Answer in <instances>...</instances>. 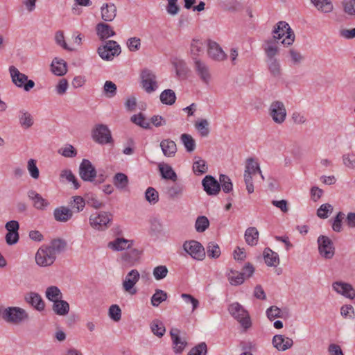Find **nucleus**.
Segmentation results:
<instances>
[{
	"mask_svg": "<svg viewBox=\"0 0 355 355\" xmlns=\"http://www.w3.org/2000/svg\"><path fill=\"white\" fill-rule=\"evenodd\" d=\"M263 49L266 55V62L268 69L274 77L281 75V64L277 58L279 53V47L277 46L273 40H265Z\"/></svg>",
	"mask_w": 355,
	"mask_h": 355,
	"instance_id": "f257e3e1",
	"label": "nucleus"
},
{
	"mask_svg": "<svg viewBox=\"0 0 355 355\" xmlns=\"http://www.w3.org/2000/svg\"><path fill=\"white\" fill-rule=\"evenodd\" d=\"M272 35V37L266 40H273L278 47L279 43L288 46L292 45L295 41L294 32L284 21H280L274 26Z\"/></svg>",
	"mask_w": 355,
	"mask_h": 355,
	"instance_id": "f03ea898",
	"label": "nucleus"
},
{
	"mask_svg": "<svg viewBox=\"0 0 355 355\" xmlns=\"http://www.w3.org/2000/svg\"><path fill=\"white\" fill-rule=\"evenodd\" d=\"M3 320L11 324L19 325L29 320L28 312L19 306L5 308Z\"/></svg>",
	"mask_w": 355,
	"mask_h": 355,
	"instance_id": "7ed1b4c3",
	"label": "nucleus"
},
{
	"mask_svg": "<svg viewBox=\"0 0 355 355\" xmlns=\"http://www.w3.org/2000/svg\"><path fill=\"white\" fill-rule=\"evenodd\" d=\"M228 311L245 330L250 328L252 322L250 315L241 304L239 302H234L229 306Z\"/></svg>",
	"mask_w": 355,
	"mask_h": 355,
	"instance_id": "20e7f679",
	"label": "nucleus"
},
{
	"mask_svg": "<svg viewBox=\"0 0 355 355\" xmlns=\"http://www.w3.org/2000/svg\"><path fill=\"white\" fill-rule=\"evenodd\" d=\"M12 83L18 88H22L26 92H29L35 87V83L32 80H28V76L21 73L15 66L9 67Z\"/></svg>",
	"mask_w": 355,
	"mask_h": 355,
	"instance_id": "39448f33",
	"label": "nucleus"
},
{
	"mask_svg": "<svg viewBox=\"0 0 355 355\" xmlns=\"http://www.w3.org/2000/svg\"><path fill=\"white\" fill-rule=\"evenodd\" d=\"M97 52L103 60L109 61L118 56L121 53V49L116 41L108 40L98 48Z\"/></svg>",
	"mask_w": 355,
	"mask_h": 355,
	"instance_id": "423d86ee",
	"label": "nucleus"
},
{
	"mask_svg": "<svg viewBox=\"0 0 355 355\" xmlns=\"http://www.w3.org/2000/svg\"><path fill=\"white\" fill-rule=\"evenodd\" d=\"M111 220L112 215L106 211H96L92 214L89 218L90 226L98 231L106 230Z\"/></svg>",
	"mask_w": 355,
	"mask_h": 355,
	"instance_id": "0eeeda50",
	"label": "nucleus"
},
{
	"mask_svg": "<svg viewBox=\"0 0 355 355\" xmlns=\"http://www.w3.org/2000/svg\"><path fill=\"white\" fill-rule=\"evenodd\" d=\"M318 252L326 259H331L335 254V248L333 241L327 236L320 235L317 239Z\"/></svg>",
	"mask_w": 355,
	"mask_h": 355,
	"instance_id": "6e6552de",
	"label": "nucleus"
},
{
	"mask_svg": "<svg viewBox=\"0 0 355 355\" xmlns=\"http://www.w3.org/2000/svg\"><path fill=\"white\" fill-rule=\"evenodd\" d=\"M182 248L185 252L196 260L202 261L205 257V248L197 241H187L183 243Z\"/></svg>",
	"mask_w": 355,
	"mask_h": 355,
	"instance_id": "1a4fd4ad",
	"label": "nucleus"
},
{
	"mask_svg": "<svg viewBox=\"0 0 355 355\" xmlns=\"http://www.w3.org/2000/svg\"><path fill=\"white\" fill-rule=\"evenodd\" d=\"M140 274L136 269H132L128 272L122 281V288L124 292L134 295L137 293L135 285L139 281Z\"/></svg>",
	"mask_w": 355,
	"mask_h": 355,
	"instance_id": "9d476101",
	"label": "nucleus"
},
{
	"mask_svg": "<svg viewBox=\"0 0 355 355\" xmlns=\"http://www.w3.org/2000/svg\"><path fill=\"white\" fill-rule=\"evenodd\" d=\"M141 85L144 89L148 94L157 90L158 84L155 73L148 69H144L141 72Z\"/></svg>",
	"mask_w": 355,
	"mask_h": 355,
	"instance_id": "9b49d317",
	"label": "nucleus"
},
{
	"mask_svg": "<svg viewBox=\"0 0 355 355\" xmlns=\"http://www.w3.org/2000/svg\"><path fill=\"white\" fill-rule=\"evenodd\" d=\"M269 114L276 123H284L286 118V110L284 103L279 101H272L269 107Z\"/></svg>",
	"mask_w": 355,
	"mask_h": 355,
	"instance_id": "f8f14e48",
	"label": "nucleus"
},
{
	"mask_svg": "<svg viewBox=\"0 0 355 355\" xmlns=\"http://www.w3.org/2000/svg\"><path fill=\"white\" fill-rule=\"evenodd\" d=\"M92 136L93 139L100 144L112 142L111 132L108 127L104 124L96 125L92 130Z\"/></svg>",
	"mask_w": 355,
	"mask_h": 355,
	"instance_id": "ddd939ff",
	"label": "nucleus"
},
{
	"mask_svg": "<svg viewBox=\"0 0 355 355\" xmlns=\"http://www.w3.org/2000/svg\"><path fill=\"white\" fill-rule=\"evenodd\" d=\"M56 259V257L46 245H42L35 254V262L41 267L51 266Z\"/></svg>",
	"mask_w": 355,
	"mask_h": 355,
	"instance_id": "4468645a",
	"label": "nucleus"
},
{
	"mask_svg": "<svg viewBox=\"0 0 355 355\" xmlns=\"http://www.w3.org/2000/svg\"><path fill=\"white\" fill-rule=\"evenodd\" d=\"M79 175L86 182H93L96 177V171L92 162L87 159H83L79 166Z\"/></svg>",
	"mask_w": 355,
	"mask_h": 355,
	"instance_id": "2eb2a0df",
	"label": "nucleus"
},
{
	"mask_svg": "<svg viewBox=\"0 0 355 355\" xmlns=\"http://www.w3.org/2000/svg\"><path fill=\"white\" fill-rule=\"evenodd\" d=\"M207 46V54L210 59L217 62H221L227 59V55L216 42L208 40Z\"/></svg>",
	"mask_w": 355,
	"mask_h": 355,
	"instance_id": "dca6fc26",
	"label": "nucleus"
},
{
	"mask_svg": "<svg viewBox=\"0 0 355 355\" xmlns=\"http://www.w3.org/2000/svg\"><path fill=\"white\" fill-rule=\"evenodd\" d=\"M194 67L197 75L200 77V80L206 85H208L211 78L210 69L208 65L200 60L199 58H196L194 62Z\"/></svg>",
	"mask_w": 355,
	"mask_h": 355,
	"instance_id": "f3484780",
	"label": "nucleus"
},
{
	"mask_svg": "<svg viewBox=\"0 0 355 355\" xmlns=\"http://www.w3.org/2000/svg\"><path fill=\"white\" fill-rule=\"evenodd\" d=\"M333 290L347 298L354 299L355 297V290L350 284L337 281L332 284Z\"/></svg>",
	"mask_w": 355,
	"mask_h": 355,
	"instance_id": "a211bd4d",
	"label": "nucleus"
},
{
	"mask_svg": "<svg viewBox=\"0 0 355 355\" xmlns=\"http://www.w3.org/2000/svg\"><path fill=\"white\" fill-rule=\"evenodd\" d=\"M134 241L123 237H116L107 243V248L114 252H120L130 249L134 245Z\"/></svg>",
	"mask_w": 355,
	"mask_h": 355,
	"instance_id": "6ab92c4d",
	"label": "nucleus"
},
{
	"mask_svg": "<svg viewBox=\"0 0 355 355\" xmlns=\"http://www.w3.org/2000/svg\"><path fill=\"white\" fill-rule=\"evenodd\" d=\"M202 184L209 196H216L220 190L219 182L211 175H206L202 181Z\"/></svg>",
	"mask_w": 355,
	"mask_h": 355,
	"instance_id": "aec40b11",
	"label": "nucleus"
},
{
	"mask_svg": "<svg viewBox=\"0 0 355 355\" xmlns=\"http://www.w3.org/2000/svg\"><path fill=\"white\" fill-rule=\"evenodd\" d=\"M24 300L26 303L38 311H42L45 309V302L42 296L36 292H29L26 294Z\"/></svg>",
	"mask_w": 355,
	"mask_h": 355,
	"instance_id": "412c9836",
	"label": "nucleus"
},
{
	"mask_svg": "<svg viewBox=\"0 0 355 355\" xmlns=\"http://www.w3.org/2000/svg\"><path fill=\"white\" fill-rule=\"evenodd\" d=\"M17 119L19 126L24 130L31 128L35 123L32 114L24 108L18 111Z\"/></svg>",
	"mask_w": 355,
	"mask_h": 355,
	"instance_id": "4be33fe9",
	"label": "nucleus"
},
{
	"mask_svg": "<svg viewBox=\"0 0 355 355\" xmlns=\"http://www.w3.org/2000/svg\"><path fill=\"white\" fill-rule=\"evenodd\" d=\"M272 343L274 347L282 352L290 349L293 345V341L291 338L281 334L274 336Z\"/></svg>",
	"mask_w": 355,
	"mask_h": 355,
	"instance_id": "5701e85b",
	"label": "nucleus"
},
{
	"mask_svg": "<svg viewBox=\"0 0 355 355\" xmlns=\"http://www.w3.org/2000/svg\"><path fill=\"white\" fill-rule=\"evenodd\" d=\"M28 197L32 201L33 207L39 210H44L49 205V202L34 190L28 192Z\"/></svg>",
	"mask_w": 355,
	"mask_h": 355,
	"instance_id": "b1692460",
	"label": "nucleus"
},
{
	"mask_svg": "<svg viewBox=\"0 0 355 355\" xmlns=\"http://www.w3.org/2000/svg\"><path fill=\"white\" fill-rule=\"evenodd\" d=\"M53 216L56 221L65 223L72 218L73 211L67 207L60 206L54 209Z\"/></svg>",
	"mask_w": 355,
	"mask_h": 355,
	"instance_id": "393cba45",
	"label": "nucleus"
},
{
	"mask_svg": "<svg viewBox=\"0 0 355 355\" xmlns=\"http://www.w3.org/2000/svg\"><path fill=\"white\" fill-rule=\"evenodd\" d=\"M173 345L174 352L177 354L181 353L187 346V340L179 335V330L172 329L170 332Z\"/></svg>",
	"mask_w": 355,
	"mask_h": 355,
	"instance_id": "a878e982",
	"label": "nucleus"
},
{
	"mask_svg": "<svg viewBox=\"0 0 355 355\" xmlns=\"http://www.w3.org/2000/svg\"><path fill=\"white\" fill-rule=\"evenodd\" d=\"M96 34L101 40H105L116 35L113 28L107 24L98 23L96 27Z\"/></svg>",
	"mask_w": 355,
	"mask_h": 355,
	"instance_id": "bb28decb",
	"label": "nucleus"
},
{
	"mask_svg": "<svg viewBox=\"0 0 355 355\" xmlns=\"http://www.w3.org/2000/svg\"><path fill=\"white\" fill-rule=\"evenodd\" d=\"M101 17L105 21H112L116 15V7L112 3H104L101 8Z\"/></svg>",
	"mask_w": 355,
	"mask_h": 355,
	"instance_id": "cd10ccee",
	"label": "nucleus"
},
{
	"mask_svg": "<svg viewBox=\"0 0 355 355\" xmlns=\"http://www.w3.org/2000/svg\"><path fill=\"white\" fill-rule=\"evenodd\" d=\"M205 44L203 40L199 39H193L190 45V52L193 61L196 58L204 53Z\"/></svg>",
	"mask_w": 355,
	"mask_h": 355,
	"instance_id": "c85d7f7f",
	"label": "nucleus"
},
{
	"mask_svg": "<svg viewBox=\"0 0 355 355\" xmlns=\"http://www.w3.org/2000/svg\"><path fill=\"white\" fill-rule=\"evenodd\" d=\"M51 71L58 76L64 75L67 71V62L61 58H55L51 64Z\"/></svg>",
	"mask_w": 355,
	"mask_h": 355,
	"instance_id": "c756f323",
	"label": "nucleus"
},
{
	"mask_svg": "<svg viewBox=\"0 0 355 355\" xmlns=\"http://www.w3.org/2000/svg\"><path fill=\"white\" fill-rule=\"evenodd\" d=\"M160 147L163 154L168 157H173L177 152L176 144L171 139H163L160 142Z\"/></svg>",
	"mask_w": 355,
	"mask_h": 355,
	"instance_id": "7c9ffc66",
	"label": "nucleus"
},
{
	"mask_svg": "<svg viewBox=\"0 0 355 355\" xmlns=\"http://www.w3.org/2000/svg\"><path fill=\"white\" fill-rule=\"evenodd\" d=\"M315 8L322 13H330L334 10L331 0H310Z\"/></svg>",
	"mask_w": 355,
	"mask_h": 355,
	"instance_id": "2f4dec72",
	"label": "nucleus"
},
{
	"mask_svg": "<svg viewBox=\"0 0 355 355\" xmlns=\"http://www.w3.org/2000/svg\"><path fill=\"white\" fill-rule=\"evenodd\" d=\"M263 258L265 263L268 266L276 267L279 263L278 254L268 248H266L263 251Z\"/></svg>",
	"mask_w": 355,
	"mask_h": 355,
	"instance_id": "473e14b6",
	"label": "nucleus"
},
{
	"mask_svg": "<svg viewBox=\"0 0 355 355\" xmlns=\"http://www.w3.org/2000/svg\"><path fill=\"white\" fill-rule=\"evenodd\" d=\"M113 184L120 191H125L129 184L128 176L123 173H117L113 178Z\"/></svg>",
	"mask_w": 355,
	"mask_h": 355,
	"instance_id": "72a5a7b5",
	"label": "nucleus"
},
{
	"mask_svg": "<svg viewBox=\"0 0 355 355\" xmlns=\"http://www.w3.org/2000/svg\"><path fill=\"white\" fill-rule=\"evenodd\" d=\"M226 276L232 286L241 285L244 282L243 274L233 269H229L226 272Z\"/></svg>",
	"mask_w": 355,
	"mask_h": 355,
	"instance_id": "f704fd0d",
	"label": "nucleus"
},
{
	"mask_svg": "<svg viewBox=\"0 0 355 355\" xmlns=\"http://www.w3.org/2000/svg\"><path fill=\"white\" fill-rule=\"evenodd\" d=\"M124 252L121 256L123 261L128 264L132 265L137 261L140 257V251L136 248H130Z\"/></svg>",
	"mask_w": 355,
	"mask_h": 355,
	"instance_id": "c9c22d12",
	"label": "nucleus"
},
{
	"mask_svg": "<svg viewBox=\"0 0 355 355\" xmlns=\"http://www.w3.org/2000/svg\"><path fill=\"white\" fill-rule=\"evenodd\" d=\"M66 242L60 239H54L51 243L46 245L47 248L54 254L57 257V255L63 252L66 248Z\"/></svg>",
	"mask_w": 355,
	"mask_h": 355,
	"instance_id": "e433bc0d",
	"label": "nucleus"
},
{
	"mask_svg": "<svg viewBox=\"0 0 355 355\" xmlns=\"http://www.w3.org/2000/svg\"><path fill=\"white\" fill-rule=\"evenodd\" d=\"M159 169L162 178L166 180H170L173 182H175L177 180V174L170 165L166 164H160L159 166Z\"/></svg>",
	"mask_w": 355,
	"mask_h": 355,
	"instance_id": "4c0bfd02",
	"label": "nucleus"
},
{
	"mask_svg": "<svg viewBox=\"0 0 355 355\" xmlns=\"http://www.w3.org/2000/svg\"><path fill=\"white\" fill-rule=\"evenodd\" d=\"M53 310L57 315L64 316L67 315L69 311V304L67 302L60 299L53 302Z\"/></svg>",
	"mask_w": 355,
	"mask_h": 355,
	"instance_id": "58836bf2",
	"label": "nucleus"
},
{
	"mask_svg": "<svg viewBox=\"0 0 355 355\" xmlns=\"http://www.w3.org/2000/svg\"><path fill=\"white\" fill-rule=\"evenodd\" d=\"M259 232L254 227H248L245 232V239L246 243L251 245H256L258 243Z\"/></svg>",
	"mask_w": 355,
	"mask_h": 355,
	"instance_id": "ea45409f",
	"label": "nucleus"
},
{
	"mask_svg": "<svg viewBox=\"0 0 355 355\" xmlns=\"http://www.w3.org/2000/svg\"><path fill=\"white\" fill-rule=\"evenodd\" d=\"M168 298V294L162 289H156L151 296L150 303L153 306L157 307L161 303L165 302Z\"/></svg>",
	"mask_w": 355,
	"mask_h": 355,
	"instance_id": "a19ab883",
	"label": "nucleus"
},
{
	"mask_svg": "<svg viewBox=\"0 0 355 355\" xmlns=\"http://www.w3.org/2000/svg\"><path fill=\"white\" fill-rule=\"evenodd\" d=\"M159 98L163 104L172 105L176 101V95L173 90L167 89L162 92Z\"/></svg>",
	"mask_w": 355,
	"mask_h": 355,
	"instance_id": "79ce46f5",
	"label": "nucleus"
},
{
	"mask_svg": "<svg viewBox=\"0 0 355 355\" xmlns=\"http://www.w3.org/2000/svg\"><path fill=\"white\" fill-rule=\"evenodd\" d=\"M46 297L51 302H55L62 297L61 291L58 286H51L48 287L45 292Z\"/></svg>",
	"mask_w": 355,
	"mask_h": 355,
	"instance_id": "37998d69",
	"label": "nucleus"
},
{
	"mask_svg": "<svg viewBox=\"0 0 355 355\" xmlns=\"http://www.w3.org/2000/svg\"><path fill=\"white\" fill-rule=\"evenodd\" d=\"M194 127L202 137H206L209 134V122L207 119H201L196 121Z\"/></svg>",
	"mask_w": 355,
	"mask_h": 355,
	"instance_id": "c03bdc74",
	"label": "nucleus"
},
{
	"mask_svg": "<svg viewBox=\"0 0 355 355\" xmlns=\"http://www.w3.org/2000/svg\"><path fill=\"white\" fill-rule=\"evenodd\" d=\"M208 170L206 162L200 157H195V162L193 164V173L197 175H202L207 173Z\"/></svg>",
	"mask_w": 355,
	"mask_h": 355,
	"instance_id": "a18cd8bd",
	"label": "nucleus"
},
{
	"mask_svg": "<svg viewBox=\"0 0 355 355\" xmlns=\"http://www.w3.org/2000/svg\"><path fill=\"white\" fill-rule=\"evenodd\" d=\"M184 187L180 184H175L167 188L166 193L172 199H178L182 196Z\"/></svg>",
	"mask_w": 355,
	"mask_h": 355,
	"instance_id": "49530a36",
	"label": "nucleus"
},
{
	"mask_svg": "<svg viewBox=\"0 0 355 355\" xmlns=\"http://www.w3.org/2000/svg\"><path fill=\"white\" fill-rule=\"evenodd\" d=\"M244 173L252 175L261 173V168L259 163L254 158H248L246 161Z\"/></svg>",
	"mask_w": 355,
	"mask_h": 355,
	"instance_id": "de8ad7c7",
	"label": "nucleus"
},
{
	"mask_svg": "<svg viewBox=\"0 0 355 355\" xmlns=\"http://www.w3.org/2000/svg\"><path fill=\"white\" fill-rule=\"evenodd\" d=\"M180 139L187 152L191 153L195 150L196 142L190 135L184 133L181 135Z\"/></svg>",
	"mask_w": 355,
	"mask_h": 355,
	"instance_id": "09e8293b",
	"label": "nucleus"
},
{
	"mask_svg": "<svg viewBox=\"0 0 355 355\" xmlns=\"http://www.w3.org/2000/svg\"><path fill=\"white\" fill-rule=\"evenodd\" d=\"M334 207L329 203H324L320 206L317 210V216L322 219L327 218L333 212Z\"/></svg>",
	"mask_w": 355,
	"mask_h": 355,
	"instance_id": "8fccbe9b",
	"label": "nucleus"
},
{
	"mask_svg": "<svg viewBox=\"0 0 355 355\" xmlns=\"http://www.w3.org/2000/svg\"><path fill=\"white\" fill-rule=\"evenodd\" d=\"M345 214L339 211L336 216L331 220V227L333 231L340 232L343 230V220L345 218Z\"/></svg>",
	"mask_w": 355,
	"mask_h": 355,
	"instance_id": "3c124183",
	"label": "nucleus"
},
{
	"mask_svg": "<svg viewBox=\"0 0 355 355\" xmlns=\"http://www.w3.org/2000/svg\"><path fill=\"white\" fill-rule=\"evenodd\" d=\"M219 184H220V187L222 188L223 191L225 193H230L233 189L232 182L230 178H229V176H227L226 175H224V174L220 175Z\"/></svg>",
	"mask_w": 355,
	"mask_h": 355,
	"instance_id": "603ef678",
	"label": "nucleus"
},
{
	"mask_svg": "<svg viewBox=\"0 0 355 355\" xmlns=\"http://www.w3.org/2000/svg\"><path fill=\"white\" fill-rule=\"evenodd\" d=\"M131 121L135 124L144 129H150V123L146 119L144 115L141 113L134 114L131 116Z\"/></svg>",
	"mask_w": 355,
	"mask_h": 355,
	"instance_id": "864d4df0",
	"label": "nucleus"
},
{
	"mask_svg": "<svg viewBox=\"0 0 355 355\" xmlns=\"http://www.w3.org/2000/svg\"><path fill=\"white\" fill-rule=\"evenodd\" d=\"M207 254L209 257L218 258L221 254L219 245L215 242H209L207 246Z\"/></svg>",
	"mask_w": 355,
	"mask_h": 355,
	"instance_id": "5fc2aeb1",
	"label": "nucleus"
},
{
	"mask_svg": "<svg viewBox=\"0 0 355 355\" xmlns=\"http://www.w3.org/2000/svg\"><path fill=\"white\" fill-rule=\"evenodd\" d=\"M58 153L64 157L71 158L76 156L77 150L72 145L67 144L58 150Z\"/></svg>",
	"mask_w": 355,
	"mask_h": 355,
	"instance_id": "6e6d98bb",
	"label": "nucleus"
},
{
	"mask_svg": "<svg viewBox=\"0 0 355 355\" xmlns=\"http://www.w3.org/2000/svg\"><path fill=\"white\" fill-rule=\"evenodd\" d=\"M209 226V221L206 216H198L196 220L195 228L198 232H205Z\"/></svg>",
	"mask_w": 355,
	"mask_h": 355,
	"instance_id": "4d7b16f0",
	"label": "nucleus"
},
{
	"mask_svg": "<svg viewBox=\"0 0 355 355\" xmlns=\"http://www.w3.org/2000/svg\"><path fill=\"white\" fill-rule=\"evenodd\" d=\"M150 329L152 332L158 337L163 336L166 331L163 323L157 320L152 322Z\"/></svg>",
	"mask_w": 355,
	"mask_h": 355,
	"instance_id": "13d9d810",
	"label": "nucleus"
},
{
	"mask_svg": "<svg viewBox=\"0 0 355 355\" xmlns=\"http://www.w3.org/2000/svg\"><path fill=\"white\" fill-rule=\"evenodd\" d=\"M168 270L166 266L160 265L154 268L153 275L157 281L164 279L168 275Z\"/></svg>",
	"mask_w": 355,
	"mask_h": 355,
	"instance_id": "bf43d9fd",
	"label": "nucleus"
},
{
	"mask_svg": "<svg viewBox=\"0 0 355 355\" xmlns=\"http://www.w3.org/2000/svg\"><path fill=\"white\" fill-rule=\"evenodd\" d=\"M27 170L31 177L37 180L40 177L39 168L36 165V161L33 159H30L27 162Z\"/></svg>",
	"mask_w": 355,
	"mask_h": 355,
	"instance_id": "052dcab7",
	"label": "nucleus"
},
{
	"mask_svg": "<svg viewBox=\"0 0 355 355\" xmlns=\"http://www.w3.org/2000/svg\"><path fill=\"white\" fill-rule=\"evenodd\" d=\"M145 198L150 204L154 205L159 200V194L153 187H148L145 192Z\"/></svg>",
	"mask_w": 355,
	"mask_h": 355,
	"instance_id": "680f3d73",
	"label": "nucleus"
},
{
	"mask_svg": "<svg viewBox=\"0 0 355 355\" xmlns=\"http://www.w3.org/2000/svg\"><path fill=\"white\" fill-rule=\"evenodd\" d=\"M181 298L187 304L191 305V311L193 312L200 305L199 301L190 294L182 293Z\"/></svg>",
	"mask_w": 355,
	"mask_h": 355,
	"instance_id": "e2e57ef3",
	"label": "nucleus"
},
{
	"mask_svg": "<svg viewBox=\"0 0 355 355\" xmlns=\"http://www.w3.org/2000/svg\"><path fill=\"white\" fill-rule=\"evenodd\" d=\"M343 11L349 16H355V0H344L342 2Z\"/></svg>",
	"mask_w": 355,
	"mask_h": 355,
	"instance_id": "0e129e2a",
	"label": "nucleus"
},
{
	"mask_svg": "<svg viewBox=\"0 0 355 355\" xmlns=\"http://www.w3.org/2000/svg\"><path fill=\"white\" fill-rule=\"evenodd\" d=\"M207 353V345L202 342L196 345L189 352L188 355H206Z\"/></svg>",
	"mask_w": 355,
	"mask_h": 355,
	"instance_id": "69168bd1",
	"label": "nucleus"
},
{
	"mask_svg": "<svg viewBox=\"0 0 355 355\" xmlns=\"http://www.w3.org/2000/svg\"><path fill=\"white\" fill-rule=\"evenodd\" d=\"M71 206L76 212L82 211L85 206V200L79 196H73Z\"/></svg>",
	"mask_w": 355,
	"mask_h": 355,
	"instance_id": "338daca9",
	"label": "nucleus"
},
{
	"mask_svg": "<svg viewBox=\"0 0 355 355\" xmlns=\"http://www.w3.org/2000/svg\"><path fill=\"white\" fill-rule=\"evenodd\" d=\"M343 164L350 169L355 168V155L354 153H346L342 156Z\"/></svg>",
	"mask_w": 355,
	"mask_h": 355,
	"instance_id": "774afa93",
	"label": "nucleus"
}]
</instances>
